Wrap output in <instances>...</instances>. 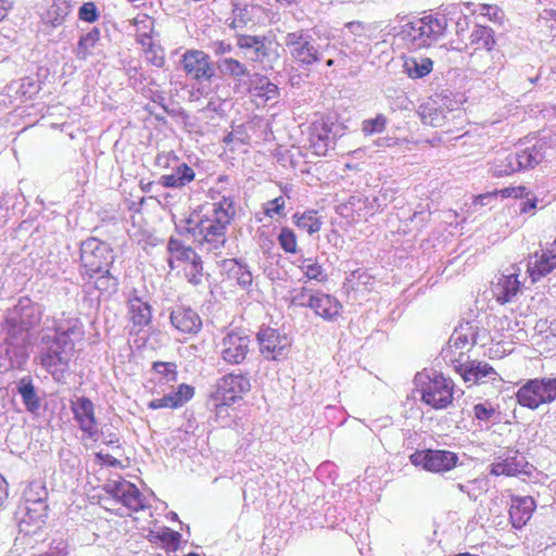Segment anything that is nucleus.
Instances as JSON below:
<instances>
[{
	"label": "nucleus",
	"mask_w": 556,
	"mask_h": 556,
	"mask_svg": "<svg viewBox=\"0 0 556 556\" xmlns=\"http://www.w3.org/2000/svg\"><path fill=\"white\" fill-rule=\"evenodd\" d=\"M42 307L28 296H21L8 308L3 319L4 340L0 346V370L21 368L28 359L31 331L42 318Z\"/></svg>",
	"instance_id": "f257e3e1"
},
{
	"label": "nucleus",
	"mask_w": 556,
	"mask_h": 556,
	"mask_svg": "<svg viewBox=\"0 0 556 556\" xmlns=\"http://www.w3.org/2000/svg\"><path fill=\"white\" fill-rule=\"evenodd\" d=\"M83 336L84 328L78 318L58 320L39 338L38 358L40 365L53 377L63 376L68 369L74 354V340Z\"/></svg>",
	"instance_id": "f03ea898"
},
{
	"label": "nucleus",
	"mask_w": 556,
	"mask_h": 556,
	"mask_svg": "<svg viewBox=\"0 0 556 556\" xmlns=\"http://www.w3.org/2000/svg\"><path fill=\"white\" fill-rule=\"evenodd\" d=\"M233 200L223 197L218 202L212 204L208 211L194 227H188L187 231L193 237L200 236L207 250L217 252L224 248L227 238L226 231L235 216Z\"/></svg>",
	"instance_id": "7ed1b4c3"
},
{
	"label": "nucleus",
	"mask_w": 556,
	"mask_h": 556,
	"mask_svg": "<svg viewBox=\"0 0 556 556\" xmlns=\"http://www.w3.org/2000/svg\"><path fill=\"white\" fill-rule=\"evenodd\" d=\"M115 254L109 243L96 237H89L80 242L79 263L80 275L84 279H92L106 267H113Z\"/></svg>",
	"instance_id": "20e7f679"
},
{
	"label": "nucleus",
	"mask_w": 556,
	"mask_h": 556,
	"mask_svg": "<svg viewBox=\"0 0 556 556\" xmlns=\"http://www.w3.org/2000/svg\"><path fill=\"white\" fill-rule=\"evenodd\" d=\"M236 46L243 56L263 71H270L279 60L278 43L266 36L236 34Z\"/></svg>",
	"instance_id": "39448f33"
},
{
	"label": "nucleus",
	"mask_w": 556,
	"mask_h": 556,
	"mask_svg": "<svg viewBox=\"0 0 556 556\" xmlns=\"http://www.w3.org/2000/svg\"><path fill=\"white\" fill-rule=\"evenodd\" d=\"M452 20L447 18L446 14L438 12L435 15H427L407 24L403 31L414 49H421L439 41Z\"/></svg>",
	"instance_id": "423d86ee"
},
{
	"label": "nucleus",
	"mask_w": 556,
	"mask_h": 556,
	"mask_svg": "<svg viewBox=\"0 0 556 556\" xmlns=\"http://www.w3.org/2000/svg\"><path fill=\"white\" fill-rule=\"evenodd\" d=\"M518 404L529 409L556 401V377L534 378L526 381L517 391Z\"/></svg>",
	"instance_id": "0eeeda50"
},
{
	"label": "nucleus",
	"mask_w": 556,
	"mask_h": 556,
	"mask_svg": "<svg viewBox=\"0 0 556 556\" xmlns=\"http://www.w3.org/2000/svg\"><path fill=\"white\" fill-rule=\"evenodd\" d=\"M251 388L248 372L231 371L216 379L210 391V397L216 401L237 403L251 391Z\"/></svg>",
	"instance_id": "6e6552de"
},
{
	"label": "nucleus",
	"mask_w": 556,
	"mask_h": 556,
	"mask_svg": "<svg viewBox=\"0 0 556 556\" xmlns=\"http://www.w3.org/2000/svg\"><path fill=\"white\" fill-rule=\"evenodd\" d=\"M292 59L301 66H311L321 60V53L308 30L288 33L283 39Z\"/></svg>",
	"instance_id": "1a4fd4ad"
},
{
	"label": "nucleus",
	"mask_w": 556,
	"mask_h": 556,
	"mask_svg": "<svg viewBox=\"0 0 556 556\" xmlns=\"http://www.w3.org/2000/svg\"><path fill=\"white\" fill-rule=\"evenodd\" d=\"M453 391L454 381L438 372L420 388L422 402L434 409H443L452 404Z\"/></svg>",
	"instance_id": "9d476101"
},
{
	"label": "nucleus",
	"mask_w": 556,
	"mask_h": 556,
	"mask_svg": "<svg viewBox=\"0 0 556 556\" xmlns=\"http://www.w3.org/2000/svg\"><path fill=\"white\" fill-rule=\"evenodd\" d=\"M251 339L239 331L227 332L218 343V354L228 365H241L250 352Z\"/></svg>",
	"instance_id": "9b49d317"
},
{
	"label": "nucleus",
	"mask_w": 556,
	"mask_h": 556,
	"mask_svg": "<svg viewBox=\"0 0 556 556\" xmlns=\"http://www.w3.org/2000/svg\"><path fill=\"white\" fill-rule=\"evenodd\" d=\"M488 337V330L483 325L482 319L475 316L470 320L462 321L454 329L450 340L448 348H455L463 350L465 348L473 346L478 343L484 344V340Z\"/></svg>",
	"instance_id": "f8f14e48"
},
{
	"label": "nucleus",
	"mask_w": 556,
	"mask_h": 556,
	"mask_svg": "<svg viewBox=\"0 0 556 556\" xmlns=\"http://www.w3.org/2000/svg\"><path fill=\"white\" fill-rule=\"evenodd\" d=\"M409 460L413 465L421 466L427 471L444 472L456 466L458 456L451 451L425 450L413 453Z\"/></svg>",
	"instance_id": "ddd939ff"
},
{
	"label": "nucleus",
	"mask_w": 556,
	"mask_h": 556,
	"mask_svg": "<svg viewBox=\"0 0 556 556\" xmlns=\"http://www.w3.org/2000/svg\"><path fill=\"white\" fill-rule=\"evenodd\" d=\"M71 410L79 429L91 440L99 439V429L94 416V405L86 396H79L71 403Z\"/></svg>",
	"instance_id": "4468645a"
},
{
	"label": "nucleus",
	"mask_w": 556,
	"mask_h": 556,
	"mask_svg": "<svg viewBox=\"0 0 556 556\" xmlns=\"http://www.w3.org/2000/svg\"><path fill=\"white\" fill-rule=\"evenodd\" d=\"M24 510L20 520V530L26 534H35L46 525L49 506L45 498H27Z\"/></svg>",
	"instance_id": "2eb2a0df"
},
{
	"label": "nucleus",
	"mask_w": 556,
	"mask_h": 556,
	"mask_svg": "<svg viewBox=\"0 0 556 556\" xmlns=\"http://www.w3.org/2000/svg\"><path fill=\"white\" fill-rule=\"evenodd\" d=\"M257 342L261 355L270 361H278L286 356L289 346L287 337L281 336L277 329L266 327L257 332Z\"/></svg>",
	"instance_id": "dca6fc26"
},
{
	"label": "nucleus",
	"mask_w": 556,
	"mask_h": 556,
	"mask_svg": "<svg viewBox=\"0 0 556 556\" xmlns=\"http://www.w3.org/2000/svg\"><path fill=\"white\" fill-rule=\"evenodd\" d=\"M185 73L195 80H211L214 76V68L210 56L201 50H188L180 60Z\"/></svg>",
	"instance_id": "f3484780"
},
{
	"label": "nucleus",
	"mask_w": 556,
	"mask_h": 556,
	"mask_svg": "<svg viewBox=\"0 0 556 556\" xmlns=\"http://www.w3.org/2000/svg\"><path fill=\"white\" fill-rule=\"evenodd\" d=\"M451 361L454 364V369L462 376L465 382L477 384L495 379L496 371L485 362L469 359L468 357L465 362L459 359Z\"/></svg>",
	"instance_id": "a211bd4d"
},
{
	"label": "nucleus",
	"mask_w": 556,
	"mask_h": 556,
	"mask_svg": "<svg viewBox=\"0 0 556 556\" xmlns=\"http://www.w3.org/2000/svg\"><path fill=\"white\" fill-rule=\"evenodd\" d=\"M529 463L518 451L509 450L491 465L490 473L493 476H517L527 472Z\"/></svg>",
	"instance_id": "6ab92c4d"
},
{
	"label": "nucleus",
	"mask_w": 556,
	"mask_h": 556,
	"mask_svg": "<svg viewBox=\"0 0 556 556\" xmlns=\"http://www.w3.org/2000/svg\"><path fill=\"white\" fill-rule=\"evenodd\" d=\"M554 268H556V247L542 250L541 254L535 252L528 261V273L532 282L547 276Z\"/></svg>",
	"instance_id": "aec40b11"
},
{
	"label": "nucleus",
	"mask_w": 556,
	"mask_h": 556,
	"mask_svg": "<svg viewBox=\"0 0 556 556\" xmlns=\"http://www.w3.org/2000/svg\"><path fill=\"white\" fill-rule=\"evenodd\" d=\"M231 16L226 21L230 29H243L250 24L255 25V13L262 10L260 4L244 3L239 0H230Z\"/></svg>",
	"instance_id": "412c9836"
},
{
	"label": "nucleus",
	"mask_w": 556,
	"mask_h": 556,
	"mask_svg": "<svg viewBox=\"0 0 556 556\" xmlns=\"http://www.w3.org/2000/svg\"><path fill=\"white\" fill-rule=\"evenodd\" d=\"M170 324L180 332L195 334L202 328L201 317L195 311L186 306H176L169 315Z\"/></svg>",
	"instance_id": "4be33fe9"
},
{
	"label": "nucleus",
	"mask_w": 556,
	"mask_h": 556,
	"mask_svg": "<svg viewBox=\"0 0 556 556\" xmlns=\"http://www.w3.org/2000/svg\"><path fill=\"white\" fill-rule=\"evenodd\" d=\"M546 147L544 140H536L531 147L517 148L515 152H511L514 159H516L515 163L518 172L531 169L539 165L545 156Z\"/></svg>",
	"instance_id": "5701e85b"
},
{
	"label": "nucleus",
	"mask_w": 556,
	"mask_h": 556,
	"mask_svg": "<svg viewBox=\"0 0 556 556\" xmlns=\"http://www.w3.org/2000/svg\"><path fill=\"white\" fill-rule=\"evenodd\" d=\"M244 85H248L249 91L263 102H276L280 96L278 86L271 83L266 75L260 73H253L249 81H244Z\"/></svg>",
	"instance_id": "b1692460"
},
{
	"label": "nucleus",
	"mask_w": 556,
	"mask_h": 556,
	"mask_svg": "<svg viewBox=\"0 0 556 556\" xmlns=\"http://www.w3.org/2000/svg\"><path fill=\"white\" fill-rule=\"evenodd\" d=\"M169 170V174H164L159 179V184L164 188L181 189L195 178L193 168L180 159Z\"/></svg>",
	"instance_id": "393cba45"
},
{
	"label": "nucleus",
	"mask_w": 556,
	"mask_h": 556,
	"mask_svg": "<svg viewBox=\"0 0 556 556\" xmlns=\"http://www.w3.org/2000/svg\"><path fill=\"white\" fill-rule=\"evenodd\" d=\"M535 509V502L531 496H514L509 507L511 526L522 528L531 518Z\"/></svg>",
	"instance_id": "a878e982"
},
{
	"label": "nucleus",
	"mask_w": 556,
	"mask_h": 556,
	"mask_svg": "<svg viewBox=\"0 0 556 556\" xmlns=\"http://www.w3.org/2000/svg\"><path fill=\"white\" fill-rule=\"evenodd\" d=\"M222 268L228 278L235 279L238 286L248 290L253 283V275L248 264L240 258H229L222 262Z\"/></svg>",
	"instance_id": "bb28decb"
},
{
	"label": "nucleus",
	"mask_w": 556,
	"mask_h": 556,
	"mask_svg": "<svg viewBox=\"0 0 556 556\" xmlns=\"http://www.w3.org/2000/svg\"><path fill=\"white\" fill-rule=\"evenodd\" d=\"M129 318L134 327L138 330L148 326L152 320V309L147 301H143L138 295H131L127 302Z\"/></svg>",
	"instance_id": "cd10ccee"
},
{
	"label": "nucleus",
	"mask_w": 556,
	"mask_h": 556,
	"mask_svg": "<svg viewBox=\"0 0 556 556\" xmlns=\"http://www.w3.org/2000/svg\"><path fill=\"white\" fill-rule=\"evenodd\" d=\"M520 291V281L516 273L502 275L493 288L496 301L501 304L511 302Z\"/></svg>",
	"instance_id": "c85d7f7f"
},
{
	"label": "nucleus",
	"mask_w": 556,
	"mask_h": 556,
	"mask_svg": "<svg viewBox=\"0 0 556 556\" xmlns=\"http://www.w3.org/2000/svg\"><path fill=\"white\" fill-rule=\"evenodd\" d=\"M342 308V304L336 298L319 291L315 295L312 306L316 315L328 320H334Z\"/></svg>",
	"instance_id": "c756f323"
},
{
	"label": "nucleus",
	"mask_w": 556,
	"mask_h": 556,
	"mask_svg": "<svg viewBox=\"0 0 556 556\" xmlns=\"http://www.w3.org/2000/svg\"><path fill=\"white\" fill-rule=\"evenodd\" d=\"M468 40V42H465L466 48H472L475 51H491L496 43L494 30L489 26L479 24L475 25V28L470 33Z\"/></svg>",
	"instance_id": "7c9ffc66"
},
{
	"label": "nucleus",
	"mask_w": 556,
	"mask_h": 556,
	"mask_svg": "<svg viewBox=\"0 0 556 556\" xmlns=\"http://www.w3.org/2000/svg\"><path fill=\"white\" fill-rule=\"evenodd\" d=\"M433 70V61L430 58L407 56L404 59L403 72L412 79H420L429 75Z\"/></svg>",
	"instance_id": "2f4dec72"
},
{
	"label": "nucleus",
	"mask_w": 556,
	"mask_h": 556,
	"mask_svg": "<svg viewBox=\"0 0 556 556\" xmlns=\"http://www.w3.org/2000/svg\"><path fill=\"white\" fill-rule=\"evenodd\" d=\"M418 114L424 124L432 127H442L446 122L445 111L432 99L419 106Z\"/></svg>",
	"instance_id": "473e14b6"
},
{
	"label": "nucleus",
	"mask_w": 556,
	"mask_h": 556,
	"mask_svg": "<svg viewBox=\"0 0 556 556\" xmlns=\"http://www.w3.org/2000/svg\"><path fill=\"white\" fill-rule=\"evenodd\" d=\"M72 10V0H52L51 5L46 12V23L51 27L56 28L64 24Z\"/></svg>",
	"instance_id": "72a5a7b5"
},
{
	"label": "nucleus",
	"mask_w": 556,
	"mask_h": 556,
	"mask_svg": "<svg viewBox=\"0 0 556 556\" xmlns=\"http://www.w3.org/2000/svg\"><path fill=\"white\" fill-rule=\"evenodd\" d=\"M17 392L26 409L35 413L40 408V399L37 395L36 388L30 376H25L17 382Z\"/></svg>",
	"instance_id": "f704fd0d"
},
{
	"label": "nucleus",
	"mask_w": 556,
	"mask_h": 556,
	"mask_svg": "<svg viewBox=\"0 0 556 556\" xmlns=\"http://www.w3.org/2000/svg\"><path fill=\"white\" fill-rule=\"evenodd\" d=\"M514 155L511 152H497L493 161L491 162L490 172H492L495 177H503L511 175L518 172V167L516 166Z\"/></svg>",
	"instance_id": "c9c22d12"
},
{
	"label": "nucleus",
	"mask_w": 556,
	"mask_h": 556,
	"mask_svg": "<svg viewBox=\"0 0 556 556\" xmlns=\"http://www.w3.org/2000/svg\"><path fill=\"white\" fill-rule=\"evenodd\" d=\"M113 267H106L103 271H99L97 276L88 281L93 282L94 289L100 291L102 294L112 295L118 289V278L112 273Z\"/></svg>",
	"instance_id": "e433bc0d"
},
{
	"label": "nucleus",
	"mask_w": 556,
	"mask_h": 556,
	"mask_svg": "<svg viewBox=\"0 0 556 556\" xmlns=\"http://www.w3.org/2000/svg\"><path fill=\"white\" fill-rule=\"evenodd\" d=\"M218 67L224 75L231 76L237 81H241L243 77L249 80L253 74L244 63L233 58L222 59Z\"/></svg>",
	"instance_id": "4c0bfd02"
},
{
	"label": "nucleus",
	"mask_w": 556,
	"mask_h": 556,
	"mask_svg": "<svg viewBox=\"0 0 556 556\" xmlns=\"http://www.w3.org/2000/svg\"><path fill=\"white\" fill-rule=\"evenodd\" d=\"M100 40V29L98 27H92L86 34H83L77 42V46L74 50V53L77 59L86 60L89 55L92 54V49L96 47L97 42Z\"/></svg>",
	"instance_id": "58836bf2"
},
{
	"label": "nucleus",
	"mask_w": 556,
	"mask_h": 556,
	"mask_svg": "<svg viewBox=\"0 0 556 556\" xmlns=\"http://www.w3.org/2000/svg\"><path fill=\"white\" fill-rule=\"evenodd\" d=\"M445 13L447 18H453L455 23V33L460 41H464L465 34L470 25V17L463 13L459 4H450L445 8Z\"/></svg>",
	"instance_id": "ea45409f"
},
{
	"label": "nucleus",
	"mask_w": 556,
	"mask_h": 556,
	"mask_svg": "<svg viewBox=\"0 0 556 556\" xmlns=\"http://www.w3.org/2000/svg\"><path fill=\"white\" fill-rule=\"evenodd\" d=\"M151 535L156 542L162 544V547L167 553L176 552L179 548L182 539L178 531L172 530L167 527H164L157 532H152Z\"/></svg>",
	"instance_id": "a19ab883"
},
{
	"label": "nucleus",
	"mask_w": 556,
	"mask_h": 556,
	"mask_svg": "<svg viewBox=\"0 0 556 556\" xmlns=\"http://www.w3.org/2000/svg\"><path fill=\"white\" fill-rule=\"evenodd\" d=\"M293 219L300 229L305 230L309 235L318 232L323 224L316 211H306L302 214L296 213L293 215Z\"/></svg>",
	"instance_id": "79ce46f5"
},
{
	"label": "nucleus",
	"mask_w": 556,
	"mask_h": 556,
	"mask_svg": "<svg viewBox=\"0 0 556 556\" xmlns=\"http://www.w3.org/2000/svg\"><path fill=\"white\" fill-rule=\"evenodd\" d=\"M299 268L303 271L305 277L311 280L324 281L327 275L321 265L312 257H302L299 260Z\"/></svg>",
	"instance_id": "37998d69"
},
{
	"label": "nucleus",
	"mask_w": 556,
	"mask_h": 556,
	"mask_svg": "<svg viewBox=\"0 0 556 556\" xmlns=\"http://www.w3.org/2000/svg\"><path fill=\"white\" fill-rule=\"evenodd\" d=\"M185 267V276L192 286L198 287L203 283V264L200 255L195 254L194 260H188Z\"/></svg>",
	"instance_id": "c03bdc74"
},
{
	"label": "nucleus",
	"mask_w": 556,
	"mask_h": 556,
	"mask_svg": "<svg viewBox=\"0 0 556 556\" xmlns=\"http://www.w3.org/2000/svg\"><path fill=\"white\" fill-rule=\"evenodd\" d=\"M167 251L177 261L187 262L188 260H194L197 254L191 247H186L179 239L170 237L167 242Z\"/></svg>",
	"instance_id": "a18cd8bd"
},
{
	"label": "nucleus",
	"mask_w": 556,
	"mask_h": 556,
	"mask_svg": "<svg viewBox=\"0 0 556 556\" xmlns=\"http://www.w3.org/2000/svg\"><path fill=\"white\" fill-rule=\"evenodd\" d=\"M118 503L132 511H139L146 507L144 497L134 483L130 484V489H127L125 496H122Z\"/></svg>",
	"instance_id": "49530a36"
},
{
	"label": "nucleus",
	"mask_w": 556,
	"mask_h": 556,
	"mask_svg": "<svg viewBox=\"0 0 556 556\" xmlns=\"http://www.w3.org/2000/svg\"><path fill=\"white\" fill-rule=\"evenodd\" d=\"M317 292L305 287L294 290L290 303L294 306L312 308Z\"/></svg>",
	"instance_id": "de8ad7c7"
},
{
	"label": "nucleus",
	"mask_w": 556,
	"mask_h": 556,
	"mask_svg": "<svg viewBox=\"0 0 556 556\" xmlns=\"http://www.w3.org/2000/svg\"><path fill=\"white\" fill-rule=\"evenodd\" d=\"M152 369L160 375L165 382H174L177 380V365L174 362H154Z\"/></svg>",
	"instance_id": "09e8293b"
},
{
	"label": "nucleus",
	"mask_w": 556,
	"mask_h": 556,
	"mask_svg": "<svg viewBox=\"0 0 556 556\" xmlns=\"http://www.w3.org/2000/svg\"><path fill=\"white\" fill-rule=\"evenodd\" d=\"M130 481L118 478L117 480H109L104 485L103 490L111 495L115 501L119 502L122 496H125L127 489H130Z\"/></svg>",
	"instance_id": "8fccbe9b"
},
{
	"label": "nucleus",
	"mask_w": 556,
	"mask_h": 556,
	"mask_svg": "<svg viewBox=\"0 0 556 556\" xmlns=\"http://www.w3.org/2000/svg\"><path fill=\"white\" fill-rule=\"evenodd\" d=\"M277 239L279 245L286 253L296 252V237L292 229L288 227L281 228Z\"/></svg>",
	"instance_id": "3c124183"
},
{
	"label": "nucleus",
	"mask_w": 556,
	"mask_h": 556,
	"mask_svg": "<svg viewBox=\"0 0 556 556\" xmlns=\"http://www.w3.org/2000/svg\"><path fill=\"white\" fill-rule=\"evenodd\" d=\"M77 15L81 22L92 24L99 20L100 12L94 2L88 1L78 8Z\"/></svg>",
	"instance_id": "603ef678"
},
{
	"label": "nucleus",
	"mask_w": 556,
	"mask_h": 556,
	"mask_svg": "<svg viewBox=\"0 0 556 556\" xmlns=\"http://www.w3.org/2000/svg\"><path fill=\"white\" fill-rule=\"evenodd\" d=\"M387 125V117L378 114L375 118L365 119L362 123V131L366 135H374L382 132Z\"/></svg>",
	"instance_id": "864d4df0"
},
{
	"label": "nucleus",
	"mask_w": 556,
	"mask_h": 556,
	"mask_svg": "<svg viewBox=\"0 0 556 556\" xmlns=\"http://www.w3.org/2000/svg\"><path fill=\"white\" fill-rule=\"evenodd\" d=\"M33 556H68V544L63 539H54L47 551Z\"/></svg>",
	"instance_id": "5fc2aeb1"
},
{
	"label": "nucleus",
	"mask_w": 556,
	"mask_h": 556,
	"mask_svg": "<svg viewBox=\"0 0 556 556\" xmlns=\"http://www.w3.org/2000/svg\"><path fill=\"white\" fill-rule=\"evenodd\" d=\"M366 31V26L363 24V23H359V22H350V34H354L356 35L357 37H359V48H355V51L357 53H364L366 52L367 50V46H368V36L365 34Z\"/></svg>",
	"instance_id": "6e6d98bb"
},
{
	"label": "nucleus",
	"mask_w": 556,
	"mask_h": 556,
	"mask_svg": "<svg viewBox=\"0 0 556 556\" xmlns=\"http://www.w3.org/2000/svg\"><path fill=\"white\" fill-rule=\"evenodd\" d=\"M148 407L151 409L179 408L173 392L164 395L163 397L152 400L148 404Z\"/></svg>",
	"instance_id": "4d7b16f0"
},
{
	"label": "nucleus",
	"mask_w": 556,
	"mask_h": 556,
	"mask_svg": "<svg viewBox=\"0 0 556 556\" xmlns=\"http://www.w3.org/2000/svg\"><path fill=\"white\" fill-rule=\"evenodd\" d=\"M179 157L173 152H162L155 157V165L163 169H172L177 164Z\"/></svg>",
	"instance_id": "13d9d810"
},
{
	"label": "nucleus",
	"mask_w": 556,
	"mask_h": 556,
	"mask_svg": "<svg viewBox=\"0 0 556 556\" xmlns=\"http://www.w3.org/2000/svg\"><path fill=\"white\" fill-rule=\"evenodd\" d=\"M174 393L176 402L179 407H181L185 403L190 401L194 395V388L187 384L181 383L178 386L177 390Z\"/></svg>",
	"instance_id": "bf43d9fd"
},
{
	"label": "nucleus",
	"mask_w": 556,
	"mask_h": 556,
	"mask_svg": "<svg viewBox=\"0 0 556 556\" xmlns=\"http://www.w3.org/2000/svg\"><path fill=\"white\" fill-rule=\"evenodd\" d=\"M148 55V61L159 67L162 68L165 64V55L164 51L161 47H154L152 43H149V49L146 51Z\"/></svg>",
	"instance_id": "052dcab7"
},
{
	"label": "nucleus",
	"mask_w": 556,
	"mask_h": 556,
	"mask_svg": "<svg viewBox=\"0 0 556 556\" xmlns=\"http://www.w3.org/2000/svg\"><path fill=\"white\" fill-rule=\"evenodd\" d=\"M475 417L480 421H489L495 415V409L489 403H479L473 406Z\"/></svg>",
	"instance_id": "680f3d73"
},
{
	"label": "nucleus",
	"mask_w": 556,
	"mask_h": 556,
	"mask_svg": "<svg viewBox=\"0 0 556 556\" xmlns=\"http://www.w3.org/2000/svg\"><path fill=\"white\" fill-rule=\"evenodd\" d=\"M311 143L316 154H326L329 146L328 136L325 134H312Z\"/></svg>",
	"instance_id": "e2e57ef3"
},
{
	"label": "nucleus",
	"mask_w": 556,
	"mask_h": 556,
	"mask_svg": "<svg viewBox=\"0 0 556 556\" xmlns=\"http://www.w3.org/2000/svg\"><path fill=\"white\" fill-rule=\"evenodd\" d=\"M235 403H228L226 401H216L208 396V405L213 406L215 409V419H224L229 416V407Z\"/></svg>",
	"instance_id": "0e129e2a"
},
{
	"label": "nucleus",
	"mask_w": 556,
	"mask_h": 556,
	"mask_svg": "<svg viewBox=\"0 0 556 556\" xmlns=\"http://www.w3.org/2000/svg\"><path fill=\"white\" fill-rule=\"evenodd\" d=\"M285 198L281 195L277 197L265 204V214L269 217H273L274 215H281L285 208Z\"/></svg>",
	"instance_id": "69168bd1"
},
{
	"label": "nucleus",
	"mask_w": 556,
	"mask_h": 556,
	"mask_svg": "<svg viewBox=\"0 0 556 556\" xmlns=\"http://www.w3.org/2000/svg\"><path fill=\"white\" fill-rule=\"evenodd\" d=\"M501 193L504 198L523 199L529 197L530 191L523 186H518L504 188Z\"/></svg>",
	"instance_id": "338daca9"
},
{
	"label": "nucleus",
	"mask_w": 556,
	"mask_h": 556,
	"mask_svg": "<svg viewBox=\"0 0 556 556\" xmlns=\"http://www.w3.org/2000/svg\"><path fill=\"white\" fill-rule=\"evenodd\" d=\"M102 437L103 443L108 446H111L113 448H119V437L117 433L112 432L110 429L102 428L101 431H99V437Z\"/></svg>",
	"instance_id": "774afa93"
}]
</instances>
